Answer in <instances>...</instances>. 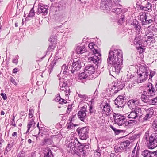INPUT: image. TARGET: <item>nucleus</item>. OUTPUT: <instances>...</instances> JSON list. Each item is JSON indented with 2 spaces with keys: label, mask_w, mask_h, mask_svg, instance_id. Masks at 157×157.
Masks as SVG:
<instances>
[{
  "label": "nucleus",
  "mask_w": 157,
  "mask_h": 157,
  "mask_svg": "<svg viewBox=\"0 0 157 157\" xmlns=\"http://www.w3.org/2000/svg\"><path fill=\"white\" fill-rule=\"evenodd\" d=\"M123 61L122 54L120 50L114 49L109 52L107 62L109 64L113 67L110 71L112 72L117 74L121 69V63Z\"/></svg>",
  "instance_id": "f257e3e1"
},
{
  "label": "nucleus",
  "mask_w": 157,
  "mask_h": 157,
  "mask_svg": "<svg viewBox=\"0 0 157 157\" xmlns=\"http://www.w3.org/2000/svg\"><path fill=\"white\" fill-rule=\"evenodd\" d=\"M113 117L114 122L119 126H127L130 124L132 123L133 120H130L129 121H127V120L124 116H121L120 114H117L114 113L113 114Z\"/></svg>",
  "instance_id": "f03ea898"
},
{
  "label": "nucleus",
  "mask_w": 157,
  "mask_h": 157,
  "mask_svg": "<svg viewBox=\"0 0 157 157\" xmlns=\"http://www.w3.org/2000/svg\"><path fill=\"white\" fill-rule=\"evenodd\" d=\"M139 73L137 76V82L140 83L145 82L148 78L149 75V72L145 67H141L139 69Z\"/></svg>",
  "instance_id": "7ed1b4c3"
},
{
  "label": "nucleus",
  "mask_w": 157,
  "mask_h": 157,
  "mask_svg": "<svg viewBox=\"0 0 157 157\" xmlns=\"http://www.w3.org/2000/svg\"><path fill=\"white\" fill-rule=\"evenodd\" d=\"M143 115V111L141 108L137 107L130 112L128 117L129 118L138 119L140 121V119L142 117Z\"/></svg>",
  "instance_id": "20e7f679"
},
{
  "label": "nucleus",
  "mask_w": 157,
  "mask_h": 157,
  "mask_svg": "<svg viewBox=\"0 0 157 157\" xmlns=\"http://www.w3.org/2000/svg\"><path fill=\"white\" fill-rule=\"evenodd\" d=\"M84 63L82 60L79 59H75L73 61L71 65V70L72 73L75 71H77L84 66Z\"/></svg>",
  "instance_id": "39448f33"
},
{
  "label": "nucleus",
  "mask_w": 157,
  "mask_h": 157,
  "mask_svg": "<svg viewBox=\"0 0 157 157\" xmlns=\"http://www.w3.org/2000/svg\"><path fill=\"white\" fill-rule=\"evenodd\" d=\"M87 105H84L81 108L80 110L77 113L78 118L84 122H85L87 117L86 112L87 111Z\"/></svg>",
  "instance_id": "423d86ee"
},
{
  "label": "nucleus",
  "mask_w": 157,
  "mask_h": 157,
  "mask_svg": "<svg viewBox=\"0 0 157 157\" xmlns=\"http://www.w3.org/2000/svg\"><path fill=\"white\" fill-rule=\"evenodd\" d=\"M89 130L87 127H84L81 128H78L77 130L78 132L80 139L82 140H86L88 138Z\"/></svg>",
  "instance_id": "0eeeda50"
},
{
  "label": "nucleus",
  "mask_w": 157,
  "mask_h": 157,
  "mask_svg": "<svg viewBox=\"0 0 157 157\" xmlns=\"http://www.w3.org/2000/svg\"><path fill=\"white\" fill-rule=\"evenodd\" d=\"M149 143L148 144V147L150 149H153L157 147V133L154 136H151L149 138Z\"/></svg>",
  "instance_id": "6e6552de"
},
{
  "label": "nucleus",
  "mask_w": 157,
  "mask_h": 157,
  "mask_svg": "<svg viewBox=\"0 0 157 157\" xmlns=\"http://www.w3.org/2000/svg\"><path fill=\"white\" fill-rule=\"evenodd\" d=\"M38 6L37 14H39L42 13L43 15H46L48 13V9L44 7L47 6V5H44L42 4H40L38 5Z\"/></svg>",
  "instance_id": "1a4fd4ad"
},
{
  "label": "nucleus",
  "mask_w": 157,
  "mask_h": 157,
  "mask_svg": "<svg viewBox=\"0 0 157 157\" xmlns=\"http://www.w3.org/2000/svg\"><path fill=\"white\" fill-rule=\"evenodd\" d=\"M124 97L121 95H119L115 100V104L117 107H122L124 105Z\"/></svg>",
  "instance_id": "9d476101"
},
{
  "label": "nucleus",
  "mask_w": 157,
  "mask_h": 157,
  "mask_svg": "<svg viewBox=\"0 0 157 157\" xmlns=\"http://www.w3.org/2000/svg\"><path fill=\"white\" fill-rule=\"evenodd\" d=\"M88 47L95 55H98L99 56H101L99 51L97 49V46L93 42L90 43L88 45Z\"/></svg>",
  "instance_id": "9b49d317"
},
{
  "label": "nucleus",
  "mask_w": 157,
  "mask_h": 157,
  "mask_svg": "<svg viewBox=\"0 0 157 157\" xmlns=\"http://www.w3.org/2000/svg\"><path fill=\"white\" fill-rule=\"evenodd\" d=\"M112 2L111 0H101V7L103 9H110Z\"/></svg>",
  "instance_id": "f8f14e48"
},
{
  "label": "nucleus",
  "mask_w": 157,
  "mask_h": 157,
  "mask_svg": "<svg viewBox=\"0 0 157 157\" xmlns=\"http://www.w3.org/2000/svg\"><path fill=\"white\" fill-rule=\"evenodd\" d=\"M131 25L132 28L135 30L137 33H138L139 34L141 30V28L140 25L138 21L136 20L133 21L131 24Z\"/></svg>",
  "instance_id": "ddd939ff"
},
{
  "label": "nucleus",
  "mask_w": 157,
  "mask_h": 157,
  "mask_svg": "<svg viewBox=\"0 0 157 157\" xmlns=\"http://www.w3.org/2000/svg\"><path fill=\"white\" fill-rule=\"evenodd\" d=\"M142 155L144 157H156L155 152L148 150H145L142 152Z\"/></svg>",
  "instance_id": "4468645a"
},
{
  "label": "nucleus",
  "mask_w": 157,
  "mask_h": 157,
  "mask_svg": "<svg viewBox=\"0 0 157 157\" xmlns=\"http://www.w3.org/2000/svg\"><path fill=\"white\" fill-rule=\"evenodd\" d=\"M95 57H90L88 58V61L91 63H94L97 64L99 63L100 58L98 57V55H95Z\"/></svg>",
  "instance_id": "2eb2a0df"
},
{
  "label": "nucleus",
  "mask_w": 157,
  "mask_h": 157,
  "mask_svg": "<svg viewBox=\"0 0 157 157\" xmlns=\"http://www.w3.org/2000/svg\"><path fill=\"white\" fill-rule=\"evenodd\" d=\"M87 51L86 49L84 46H78L77 47L75 52L76 54H82Z\"/></svg>",
  "instance_id": "dca6fc26"
},
{
  "label": "nucleus",
  "mask_w": 157,
  "mask_h": 157,
  "mask_svg": "<svg viewBox=\"0 0 157 157\" xmlns=\"http://www.w3.org/2000/svg\"><path fill=\"white\" fill-rule=\"evenodd\" d=\"M147 90V94L150 95H152V94H153L155 92L154 85L151 83H149L148 84Z\"/></svg>",
  "instance_id": "f3484780"
},
{
  "label": "nucleus",
  "mask_w": 157,
  "mask_h": 157,
  "mask_svg": "<svg viewBox=\"0 0 157 157\" xmlns=\"http://www.w3.org/2000/svg\"><path fill=\"white\" fill-rule=\"evenodd\" d=\"M110 106L108 103H105L102 111L103 113L106 115L107 116H109L110 111Z\"/></svg>",
  "instance_id": "a211bd4d"
},
{
  "label": "nucleus",
  "mask_w": 157,
  "mask_h": 157,
  "mask_svg": "<svg viewBox=\"0 0 157 157\" xmlns=\"http://www.w3.org/2000/svg\"><path fill=\"white\" fill-rule=\"evenodd\" d=\"M84 70L87 71V73L90 75V77H91V75L95 72L94 67L92 65L88 66L86 67Z\"/></svg>",
  "instance_id": "6ab92c4d"
},
{
  "label": "nucleus",
  "mask_w": 157,
  "mask_h": 157,
  "mask_svg": "<svg viewBox=\"0 0 157 157\" xmlns=\"http://www.w3.org/2000/svg\"><path fill=\"white\" fill-rule=\"evenodd\" d=\"M133 143L130 141L127 140L125 141L121 142L120 144V148L121 147L123 149H124L126 148L129 146L130 147L132 146Z\"/></svg>",
  "instance_id": "aec40b11"
},
{
  "label": "nucleus",
  "mask_w": 157,
  "mask_h": 157,
  "mask_svg": "<svg viewBox=\"0 0 157 157\" xmlns=\"http://www.w3.org/2000/svg\"><path fill=\"white\" fill-rule=\"evenodd\" d=\"M34 118L30 119L29 120V122L27 125V128H28L26 132L27 133L29 132L30 129L31 128H33L35 126V123L34 120Z\"/></svg>",
  "instance_id": "412c9836"
},
{
  "label": "nucleus",
  "mask_w": 157,
  "mask_h": 157,
  "mask_svg": "<svg viewBox=\"0 0 157 157\" xmlns=\"http://www.w3.org/2000/svg\"><path fill=\"white\" fill-rule=\"evenodd\" d=\"M79 77L80 79H84L86 78L90 79L93 78V77H90V75H89V74L87 73V71H86L85 70L83 72H82L79 74Z\"/></svg>",
  "instance_id": "4be33fe9"
},
{
  "label": "nucleus",
  "mask_w": 157,
  "mask_h": 157,
  "mask_svg": "<svg viewBox=\"0 0 157 157\" xmlns=\"http://www.w3.org/2000/svg\"><path fill=\"white\" fill-rule=\"evenodd\" d=\"M148 95H146L142 94L141 97V99L142 101L144 103H149L150 98L149 97Z\"/></svg>",
  "instance_id": "5701e85b"
},
{
  "label": "nucleus",
  "mask_w": 157,
  "mask_h": 157,
  "mask_svg": "<svg viewBox=\"0 0 157 157\" xmlns=\"http://www.w3.org/2000/svg\"><path fill=\"white\" fill-rule=\"evenodd\" d=\"M140 20L142 22H143L144 20L145 22H147V16L146 14L145 13H140L139 15Z\"/></svg>",
  "instance_id": "b1692460"
},
{
  "label": "nucleus",
  "mask_w": 157,
  "mask_h": 157,
  "mask_svg": "<svg viewBox=\"0 0 157 157\" xmlns=\"http://www.w3.org/2000/svg\"><path fill=\"white\" fill-rule=\"evenodd\" d=\"M144 47L143 46H138V45H136V49L140 54L144 52L145 48H144L143 47Z\"/></svg>",
  "instance_id": "393cba45"
},
{
  "label": "nucleus",
  "mask_w": 157,
  "mask_h": 157,
  "mask_svg": "<svg viewBox=\"0 0 157 157\" xmlns=\"http://www.w3.org/2000/svg\"><path fill=\"white\" fill-rule=\"evenodd\" d=\"M136 145L132 151V157H139V152L137 150H136Z\"/></svg>",
  "instance_id": "a878e982"
},
{
  "label": "nucleus",
  "mask_w": 157,
  "mask_h": 157,
  "mask_svg": "<svg viewBox=\"0 0 157 157\" xmlns=\"http://www.w3.org/2000/svg\"><path fill=\"white\" fill-rule=\"evenodd\" d=\"M45 149L47 151L46 152V153H44V157H53V155L50 149L48 147H47Z\"/></svg>",
  "instance_id": "bb28decb"
},
{
  "label": "nucleus",
  "mask_w": 157,
  "mask_h": 157,
  "mask_svg": "<svg viewBox=\"0 0 157 157\" xmlns=\"http://www.w3.org/2000/svg\"><path fill=\"white\" fill-rule=\"evenodd\" d=\"M149 104L153 105H157V97L150 99Z\"/></svg>",
  "instance_id": "cd10ccee"
},
{
  "label": "nucleus",
  "mask_w": 157,
  "mask_h": 157,
  "mask_svg": "<svg viewBox=\"0 0 157 157\" xmlns=\"http://www.w3.org/2000/svg\"><path fill=\"white\" fill-rule=\"evenodd\" d=\"M151 117L146 113L144 117L143 116L140 119V121L143 122L149 119Z\"/></svg>",
  "instance_id": "c85d7f7f"
},
{
  "label": "nucleus",
  "mask_w": 157,
  "mask_h": 157,
  "mask_svg": "<svg viewBox=\"0 0 157 157\" xmlns=\"http://www.w3.org/2000/svg\"><path fill=\"white\" fill-rule=\"evenodd\" d=\"M75 141H71L70 143H69L68 145V147L70 148V150L71 151L73 150V148L75 147Z\"/></svg>",
  "instance_id": "c756f323"
},
{
  "label": "nucleus",
  "mask_w": 157,
  "mask_h": 157,
  "mask_svg": "<svg viewBox=\"0 0 157 157\" xmlns=\"http://www.w3.org/2000/svg\"><path fill=\"white\" fill-rule=\"evenodd\" d=\"M137 101L136 100L132 99L129 101L128 102V105L136 106L137 104Z\"/></svg>",
  "instance_id": "7c9ffc66"
},
{
  "label": "nucleus",
  "mask_w": 157,
  "mask_h": 157,
  "mask_svg": "<svg viewBox=\"0 0 157 157\" xmlns=\"http://www.w3.org/2000/svg\"><path fill=\"white\" fill-rule=\"evenodd\" d=\"M144 3H141V5H140V9L142 10H143L147 11H148L150 9H149V7H145V6L144 5Z\"/></svg>",
  "instance_id": "2f4dec72"
},
{
  "label": "nucleus",
  "mask_w": 157,
  "mask_h": 157,
  "mask_svg": "<svg viewBox=\"0 0 157 157\" xmlns=\"http://www.w3.org/2000/svg\"><path fill=\"white\" fill-rule=\"evenodd\" d=\"M146 112L147 114L152 117L154 114V110L153 108L151 107L149 108L146 111Z\"/></svg>",
  "instance_id": "473e14b6"
},
{
  "label": "nucleus",
  "mask_w": 157,
  "mask_h": 157,
  "mask_svg": "<svg viewBox=\"0 0 157 157\" xmlns=\"http://www.w3.org/2000/svg\"><path fill=\"white\" fill-rule=\"evenodd\" d=\"M113 11L116 14H119L121 13L122 10L121 8H113L112 9Z\"/></svg>",
  "instance_id": "72a5a7b5"
},
{
  "label": "nucleus",
  "mask_w": 157,
  "mask_h": 157,
  "mask_svg": "<svg viewBox=\"0 0 157 157\" xmlns=\"http://www.w3.org/2000/svg\"><path fill=\"white\" fill-rule=\"evenodd\" d=\"M77 125L74 124L70 122L69 123L67 124V128L68 130H70L72 129L74 126H77Z\"/></svg>",
  "instance_id": "f704fd0d"
},
{
  "label": "nucleus",
  "mask_w": 157,
  "mask_h": 157,
  "mask_svg": "<svg viewBox=\"0 0 157 157\" xmlns=\"http://www.w3.org/2000/svg\"><path fill=\"white\" fill-rule=\"evenodd\" d=\"M35 15V12L34 10V7L31 9L28 15V16L30 17H32Z\"/></svg>",
  "instance_id": "c9c22d12"
},
{
  "label": "nucleus",
  "mask_w": 157,
  "mask_h": 157,
  "mask_svg": "<svg viewBox=\"0 0 157 157\" xmlns=\"http://www.w3.org/2000/svg\"><path fill=\"white\" fill-rule=\"evenodd\" d=\"M34 111L32 109H30L29 110V119L30 120L33 117Z\"/></svg>",
  "instance_id": "e433bc0d"
},
{
  "label": "nucleus",
  "mask_w": 157,
  "mask_h": 157,
  "mask_svg": "<svg viewBox=\"0 0 157 157\" xmlns=\"http://www.w3.org/2000/svg\"><path fill=\"white\" fill-rule=\"evenodd\" d=\"M113 3L117 7H120L121 6V5L120 4L121 3V0H114Z\"/></svg>",
  "instance_id": "4c0bfd02"
},
{
  "label": "nucleus",
  "mask_w": 157,
  "mask_h": 157,
  "mask_svg": "<svg viewBox=\"0 0 157 157\" xmlns=\"http://www.w3.org/2000/svg\"><path fill=\"white\" fill-rule=\"evenodd\" d=\"M76 116L75 115H72L69 117V121L70 122L72 123V122L74 121L75 120H76Z\"/></svg>",
  "instance_id": "58836bf2"
},
{
  "label": "nucleus",
  "mask_w": 157,
  "mask_h": 157,
  "mask_svg": "<svg viewBox=\"0 0 157 157\" xmlns=\"http://www.w3.org/2000/svg\"><path fill=\"white\" fill-rule=\"evenodd\" d=\"M44 141L45 144L47 145L52 144L53 142L52 140L50 139H45Z\"/></svg>",
  "instance_id": "ea45409f"
},
{
  "label": "nucleus",
  "mask_w": 157,
  "mask_h": 157,
  "mask_svg": "<svg viewBox=\"0 0 157 157\" xmlns=\"http://www.w3.org/2000/svg\"><path fill=\"white\" fill-rule=\"evenodd\" d=\"M144 38V42H147V41H150L152 39V37L150 36H147L146 35L145 36Z\"/></svg>",
  "instance_id": "a19ab883"
},
{
  "label": "nucleus",
  "mask_w": 157,
  "mask_h": 157,
  "mask_svg": "<svg viewBox=\"0 0 157 157\" xmlns=\"http://www.w3.org/2000/svg\"><path fill=\"white\" fill-rule=\"evenodd\" d=\"M123 110L125 114H128L129 113V111H130V109L129 107H123Z\"/></svg>",
  "instance_id": "79ce46f5"
},
{
  "label": "nucleus",
  "mask_w": 157,
  "mask_h": 157,
  "mask_svg": "<svg viewBox=\"0 0 157 157\" xmlns=\"http://www.w3.org/2000/svg\"><path fill=\"white\" fill-rule=\"evenodd\" d=\"M153 128L154 131L157 133V122L154 121L152 124Z\"/></svg>",
  "instance_id": "37998d69"
},
{
  "label": "nucleus",
  "mask_w": 157,
  "mask_h": 157,
  "mask_svg": "<svg viewBox=\"0 0 157 157\" xmlns=\"http://www.w3.org/2000/svg\"><path fill=\"white\" fill-rule=\"evenodd\" d=\"M155 72L154 71H152L151 70L150 71V74H149V79H150L155 74Z\"/></svg>",
  "instance_id": "c03bdc74"
},
{
  "label": "nucleus",
  "mask_w": 157,
  "mask_h": 157,
  "mask_svg": "<svg viewBox=\"0 0 157 157\" xmlns=\"http://www.w3.org/2000/svg\"><path fill=\"white\" fill-rule=\"evenodd\" d=\"M144 3V5L145 6V7H149V9H150L151 8L152 6L151 3L149 2H148L147 1H145Z\"/></svg>",
  "instance_id": "a18cd8bd"
},
{
  "label": "nucleus",
  "mask_w": 157,
  "mask_h": 157,
  "mask_svg": "<svg viewBox=\"0 0 157 157\" xmlns=\"http://www.w3.org/2000/svg\"><path fill=\"white\" fill-rule=\"evenodd\" d=\"M10 81L15 86H17V82H16L15 79L13 78L12 77H10Z\"/></svg>",
  "instance_id": "49530a36"
},
{
  "label": "nucleus",
  "mask_w": 157,
  "mask_h": 157,
  "mask_svg": "<svg viewBox=\"0 0 157 157\" xmlns=\"http://www.w3.org/2000/svg\"><path fill=\"white\" fill-rule=\"evenodd\" d=\"M15 117L14 116H13L12 118L11 119L12 121L11 125L13 126L14 127H15L16 126V124L15 122Z\"/></svg>",
  "instance_id": "de8ad7c7"
},
{
  "label": "nucleus",
  "mask_w": 157,
  "mask_h": 157,
  "mask_svg": "<svg viewBox=\"0 0 157 157\" xmlns=\"http://www.w3.org/2000/svg\"><path fill=\"white\" fill-rule=\"evenodd\" d=\"M59 101L60 102V103L61 104H66L67 103V101L61 98H60V97H59Z\"/></svg>",
  "instance_id": "09e8293b"
},
{
  "label": "nucleus",
  "mask_w": 157,
  "mask_h": 157,
  "mask_svg": "<svg viewBox=\"0 0 157 157\" xmlns=\"http://www.w3.org/2000/svg\"><path fill=\"white\" fill-rule=\"evenodd\" d=\"M37 127H38V128H39V122L37 124ZM36 130L37 131V132L36 133H34V134H35L34 135H33L34 136H36L37 135H39L40 132V130L39 128L38 129L35 130V131H36Z\"/></svg>",
  "instance_id": "8fccbe9b"
},
{
  "label": "nucleus",
  "mask_w": 157,
  "mask_h": 157,
  "mask_svg": "<svg viewBox=\"0 0 157 157\" xmlns=\"http://www.w3.org/2000/svg\"><path fill=\"white\" fill-rule=\"evenodd\" d=\"M72 105H69L67 110V113H69L72 110Z\"/></svg>",
  "instance_id": "3c124183"
},
{
  "label": "nucleus",
  "mask_w": 157,
  "mask_h": 157,
  "mask_svg": "<svg viewBox=\"0 0 157 157\" xmlns=\"http://www.w3.org/2000/svg\"><path fill=\"white\" fill-rule=\"evenodd\" d=\"M0 95L3 100H6L7 99V97L6 94L1 93Z\"/></svg>",
  "instance_id": "603ef678"
},
{
  "label": "nucleus",
  "mask_w": 157,
  "mask_h": 157,
  "mask_svg": "<svg viewBox=\"0 0 157 157\" xmlns=\"http://www.w3.org/2000/svg\"><path fill=\"white\" fill-rule=\"evenodd\" d=\"M93 106L92 105H90L89 107V113L90 115L91 114L93 113Z\"/></svg>",
  "instance_id": "864d4df0"
},
{
  "label": "nucleus",
  "mask_w": 157,
  "mask_h": 157,
  "mask_svg": "<svg viewBox=\"0 0 157 157\" xmlns=\"http://www.w3.org/2000/svg\"><path fill=\"white\" fill-rule=\"evenodd\" d=\"M78 96L79 98H84V99L86 98L87 97L86 95H85V94H78Z\"/></svg>",
  "instance_id": "5fc2aeb1"
},
{
  "label": "nucleus",
  "mask_w": 157,
  "mask_h": 157,
  "mask_svg": "<svg viewBox=\"0 0 157 157\" xmlns=\"http://www.w3.org/2000/svg\"><path fill=\"white\" fill-rule=\"evenodd\" d=\"M12 62L15 65H17L18 63V60L16 58H13L12 59Z\"/></svg>",
  "instance_id": "6e6d98bb"
},
{
  "label": "nucleus",
  "mask_w": 157,
  "mask_h": 157,
  "mask_svg": "<svg viewBox=\"0 0 157 157\" xmlns=\"http://www.w3.org/2000/svg\"><path fill=\"white\" fill-rule=\"evenodd\" d=\"M142 42L141 40H138L136 42V45H138V46H142Z\"/></svg>",
  "instance_id": "4d7b16f0"
},
{
  "label": "nucleus",
  "mask_w": 157,
  "mask_h": 157,
  "mask_svg": "<svg viewBox=\"0 0 157 157\" xmlns=\"http://www.w3.org/2000/svg\"><path fill=\"white\" fill-rule=\"evenodd\" d=\"M12 137H17V133L16 132H13L12 134Z\"/></svg>",
  "instance_id": "13d9d810"
},
{
  "label": "nucleus",
  "mask_w": 157,
  "mask_h": 157,
  "mask_svg": "<svg viewBox=\"0 0 157 157\" xmlns=\"http://www.w3.org/2000/svg\"><path fill=\"white\" fill-rule=\"evenodd\" d=\"M10 146V144H7L6 147V150L7 151H10V149L9 147Z\"/></svg>",
  "instance_id": "bf43d9fd"
},
{
  "label": "nucleus",
  "mask_w": 157,
  "mask_h": 157,
  "mask_svg": "<svg viewBox=\"0 0 157 157\" xmlns=\"http://www.w3.org/2000/svg\"><path fill=\"white\" fill-rule=\"evenodd\" d=\"M62 68L63 69L64 68V71H65L67 72V67H66V65H63L62 67Z\"/></svg>",
  "instance_id": "052dcab7"
},
{
  "label": "nucleus",
  "mask_w": 157,
  "mask_h": 157,
  "mask_svg": "<svg viewBox=\"0 0 157 157\" xmlns=\"http://www.w3.org/2000/svg\"><path fill=\"white\" fill-rule=\"evenodd\" d=\"M146 21H147V22H146V23L145 24L147 25L149 23H151L152 22V20L151 19H149V20H147Z\"/></svg>",
  "instance_id": "680f3d73"
},
{
  "label": "nucleus",
  "mask_w": 157,
  "mask_h": 157,
  "mask_svg": "<svg viewBox=\"0 0 157 157\" xmlns=\"http://www.w3.org/2000/svg\"><path fill=\"white\" fill-rule=\"evenodd\" d=\"M17 72V69L16 68L14 69L13 71V72L14 73H16Z\"/></svg>",
  "instance_id": "e2e57ef3"
},
{
  "label": "nucleus",
  "mask_w": 157,
  "mask_h": 157,
  "mask_svg": "<svg viewBox=\"0 0 157 157\" xmlns=\"http://www.w3.org/2000/svg\"><path fill=\"white\" fill-rule=\"evenodd\" d=\"M110 127L114 131H115L116 130V128L114 127L113 126L111 125H110Z\"/></svg>",
  "instance_id": "0e129e2a"
},
{
  "label": "nucleus",
  "mask_w": 157,
  "mask_h": 157,
  "mask_svg": "<svg viewBox=\"0 0 157 157\" xmlns=\"http://www.w3.org/2000/svg\"><path fill=\"white\" fill-rule=\"evenodd\" d=\"M28 143L29 144L31 143L32 142V141L31 139H29L28 140Z\"/></svg>",
  "instance_id": "69168bd1"
},
{
  "label": "nucleus",
  "mask_w": 157,
  "mask_h": 157,
  "mask_svg": "<svg viewBox=\"0 0 157 157\" xmlns=\"http://www.w3.org/2000/svg\"><path fill=\"white\" fill-rule=\"evenodd\" d=\"M5 114V113L4 111H3L2 110L1 111V115H4Z\"/></svg>",
  "instance_id": "338daca9"
},
{
  "label": "nucleus",
  "mask_w": 157,
  "mask_h": 157,
  "mask_svg": "<svg viewBox=\"0 0 157 157\" xmlns=\"http://www.w3.org/2000/svg\"><path fill=\"white\" fill-rule=\"evenodd\" d=\"M155 152V156L156 157H157V150L156 151H154Z\"/></svg>",
  "instance_id": "774afa93"
}]
</instances>
